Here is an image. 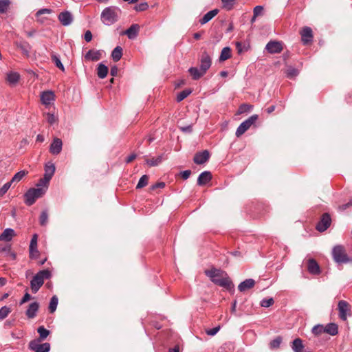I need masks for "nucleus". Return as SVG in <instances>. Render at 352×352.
Masks as SVG:
<instances>
[{
	"instance_id": "14",
	"label": "nucleus",
	"mask_w": 352,
	"mask_h": 352,
	"mask_svg": "<svg viewBox=\"0 0 352 352\" xmlns=\"http://www.w3.org/2000/svg\"><path fill=\"white\" fill-rule=\"evenodd\" d=\"M210 158V153L207 150L202 152L197 153L193 158V161L197 164H203L206 162Z\"/></svg>"
},
{
	"instance_id": "58",
	"label": "nucleus",
	"mask_w": 352,
	"mask_h": 352,
	"mask_svg": "<svg viewBox=\"0 0 352 352\" xmlns=\"http://www.w3.org/2000/svg\"><path fill=\"white\" fill-rule=\"evenodd\" d=\"M180 175L184 179H187L191 175V170H186L182 171L180 173Z\"/></svg>"
},
{
	"instance_id": "35",
	"label": "nucleus",
	"mask_w": 352,
	"mask_h": 352,
	"mask_svg": "<svg viewBox=\"0 0 352 352\" xmlns=\"http://www.w3.org/2000/svg\"><path fill=\"white\" fill-rule=\"evenodd\" d=\"M27 174H28L27 170H21V171L16 173L13 176V177L12 178L10 182L12 183H14V182L17 183V182H20Z\"/></svg>"
},
{
	"instance_id": "9",
	"label": "nucleus",
	"mask_w": 352,
	"mask_h": 352,
	"mask_svg": "<svg viewBox=\"0 0 352 352\" xmlns=\"http://www.w3.org/2000/svg\"><path fill=\"white\" fill-rule=\"evenodd\" d=\"M338 309L339 311V317L343 321L347 320V312L351 311L349 304L344 300H340L338 305Z\"/></svg>"
},
{
	"instance_id": "23",
	"label": "nucleus",
	"mask_w": 352,
	"mask_h": 352,
	"mask_svg": "<svg viewBox=\"0 0 352 352\" xmlns=\"http://www.w3.org/2000/svg\"><path fill=\"white\" fill-rule=\"evenodd\" d=\"M102 53L99 50H89L85 56L87 60L97 61L101 58Z\"/></svg>"
},
{
	"instance_id": "1",
	"label": "nucleus",
	"mask_w": 352,
	"mask_h": 352,
	"mask_svg": "<svg viewBox=\"0 0 352 352\" xmlns=\"http://www.w3.org/2000/svg\"><path fill=\"white\" fill-rule=\"evenodd\" d=\"M205 274L210 278L215 285L230 290L234 287V284L228 274L220 269L212 267L205 271Z\"/></svg>"
},
{
	"instance_id": "12",
	"label": "nucleus",
	"mask_w": 352,
	"mask_h": 352,
	"mask_svg": "<svg viewBox=\"0 0 352 352\" xmlns=\"http://www.w3.org/2000/svg\"><path fill=\"white\" fill-rule=\"evenodd\" d=\"M55 172V166L52 163H48L45 166L44 178L41 179V182L47 184L52 179Z\"/></svg>"
},
{
	"instance_id": "15",
	"label": "nucleus",
	"mask_w": 352,
	"mask_h": 352,
	"mask_svg": "<svg viewBox=\"0 0 352 352\" xmlns=\"http://www.w3.org/2000/svg\"><path fill=\"white\" fill-rule=\"evenodd\" d=\"M58 19L64 26L69 25L74 20L72 14L69 11L60 12L58 16Z\"/></svg>"
},
{
	"instance_id": "30",
	"label": "nucleus",
	"mask_w": 352,
	"mask_h": 352,
	"mask_svg": "<svg viewBox=\"0 0 352 352\" xmlns=\"http://www.w3.org/2000/svg\"><path fill=\"white\" fill-rule=\"evenodd\" d=\"M109 69L103 63H100L97 68V75L100 78H104L108 74Z\"/></svg>"
},
{
	"instance_id": "33",
	"label": "nucleus",
	"mask_w": 352,
	"mask_h": 352,
	"mask_svg": "<svg viewBox=\"0 0 352 352\" xmlns=\"http://www.w3.org/2000/svg\"><path fill=\"white\" fill-rule=\"evenodd\" d=\"M285 73L286 74V76L289 78H293L298 75V70L292 66H288Z\"/></svg>"
},
{
	"instance_id": "62",
	"label": "nucleus",
	"mask_w": 352,
	"mask_h": 352,
	"mask_svg": "<svg viewBox=\"0 0 352 352\" xmlns=\"http://www.w3.org/2000/svg\"><path fill=\"white\" fill-rule=\"evenodd\" d=\"M118 67L116 66H113L111 68V75L113 76H115L117 75L118 74Z\"/></svg>"
},
{
	"instance_id": "53",
	"label": "nucleus",
	"mask_w": 352,
	"mask_h": 352,
	"mask_svg": "<svg viewBox=\"0 0 352 352\" xmlns=\"http://www.w3.org/2000/svg\"><path fill=\"white\" fill-rule=\"evenodd\" d=\"M45 116L47 122L50 123V124H53L56 122V118L54 114L47 113H46Z\"/></svg>"
},
{
	"instance_id": "18",
	"label": "nucleus",
	"mask_w": 352,
	"mask_h": 352,
	"mask_svg": "<svg viewBox=\"0 0 352 352\" xmlns=\"http://www.w3.org/2000/svg\"><path fill=\"white\" fill-rule=\"evenodd\" d=\"M55 100V95L52 91H45L42 92L41 95V100L45 105H49Z\"/></svg>"
},
{
	"instance_id": "43",
	"label": "nucleus",
	"mask_w": 352,
	"mask_h": 352,
	"mask_svg": "<svg viewBox=\"0 0 352 352\" xmlns=\"http://www.w3.org/2000/svg\"><path fill=\"white\" fill-rule=\"evenodd\" d=\"M191 89H185L178 94L177 96V101L181 102L184 100L187 96H188L191 94Z\"/></svg>"
},
{
	"instance_id": "46",
	"label": "nucleus",
	"mask_w": 352,
	"mask_h": 352,
	"mask_svg": "<svg viewBox=\"0 0 352 352\" xmlns=\"http://www.w3.org/2000/svg\"><path fill=\"white\" fill-rule=\"evenodd\" d=\"M11 312L10 308L4 306L0 309V319L6 318L8 315Z\"/></svg>"
},
{
	"instance_id": "8",
	"label": "nucleus",
	"mask_w": 352,
	"mask_h": 352,
	"mask_svg": "<svg viewBox=\"0 0 352 352\" xmlns=\"http://www.w3.org/2000/svg\"><path fill=\"white\" fill-rule=\"evenodd\" d=\"M265 49L270 54L280 53L283 50V43L281 41H271L266 45Z\"/></svg>"
},
{
	"instance_id": "41",
	"label": "nucleus",
	"mask_w": 352,
	"mask_h": 352,
	"mask_svg": "<svg viewBox=\"0 0 352 352\" xmlns=\"http://www.w3.org/2000/svg\"><path fill=\"white\" fill-rule=\"evenodd\" d=\"M162 161V157L158 156L156 158H152V159H146V162L148 165L150 166H155L160 164Z\"/></svg>"
},
{
	"instance_id": "11",
	"label": "nucleus",
	"mask_w": 352,
	"mask_h": 352,
	"mask_svg": "<svg viewBox=\"0 0 352 352\" xmlns=\"http://www.w3.org/2000/svg\"><path fill=\"white\" fill-rule=\"evenodd\" d=\"M211 58L209 54L205 51L202 53L200 59V69L206 74L211 66Z\"/></svg>"
},
{
	"instance_id": "45",
	"label": "nucleus",
	"mask_w": 352,
	"mask_h": 352,
	"mask_svg": "<svg viewBox=\"0 0 352 352\" xmlns=\"http://www.w3.org/2000/svg\"><path fill=\"white\" fill-rule=\"evenodd\" d=\"M324 332V327L322 324H318L313 327L312 333L316 336H319Z\"/></svg>"
},
{
	"instance_id": "40",
	"label": "nucleus",
	"mask_w": 352,
	"mask_h": 352,
	"mask_svg": "<svg viewBox=\"0 0 352 352\" xmlns=\"http://www.w3.org/2000/svg\"><path fill=\"white\" fill-rule=\"evenodd\" d=\"M148 182V176L146 175H142L140 177V179L136 186V188L139 189V188H142L147 186Z\"/></svg>"
},
{
	"instance_id": "48",
	"label": "nucleus",
	"mask_w": 352,
	"mask_h": 352,
	"mask_svg": "<svg viewBox=\"0 0 352 352\" xmlns=\"http://www.w3.org/2000/svg\"><path fill=\"white\" fill-rule=\"evenodd\" d=\"M282 342L280 337H277L270 343V346L272 349H278Z\"/></svg>"
},
{
	"instance_id": "56",
	"label": "nucleus",
	"mask_w": 352,
	"mask_h": 352,
	"mask_svg": "<svg viewBox=\"0 0 352 352\" xmlns=\"http://www.w3.org/2000/svg\"><path fill=\"white\" fill-rule=\"evenodd\" d=\"M263 7L261 6H257L254 8V17H257L261 15L263 12Z\"/></svg>"
},
{
	"instance_id": "31",
	"label": "nucleus",
	"mask_w": 352,
	"mask_h": 352,
	"mask_svg": "<svg viewBox=\"0 0 352 352\" xmlns=\"http://www.w3.org/2000/svg\"><path fill=\"white\" fill-rule=\"evenodd\" d=\"M122 56V48L120 46H117L114 50H113L111 53V57L113 60L116 62L120 60Z\"/></svg>"
},
{
	"instance_id": "10",
	"label": "nucleus",
	"mask_w": 352,
	"mask_h": 352,
	"mask_svg": "<svg viewBox=\"0 0 352 352\" xmlns=\"http://www.w3.org/2000/svg\"><path fill=\"white\" fill-rule=\"evenodd\" d=\"M331 223V219L330 215L328 213H324L322 214L320 221L318 223L316 229L319 232H324L330 226Z\"/></svg>"
},
{
	"instance_id": "22",
	"label": "nucleus",
	"mask_w": 352,
	"mask_h": 352,
	"mask_svg": "<svg viewBox=\"0 0 352 352\" xmlns=\"http://www.w3.org/2000/svg\"><path fill=\"white\" fill-rule=\"evenodd\" d=\"M212 179V174L209 171H204L201 173L198 179L197 184L199 186H204L208 183Z\"/></svg>"
},
{
	"instance_id": "54",
	"label": "nucleus",
	"mask_w": 352,
	"mask_h": 352,
	"mask_svg": "<svg viewBox=\"0 0 352 352\" xmlns=\"http://www.w3.org/2000/svg\"><path fill=\"white\" fill-rule=\"evenodd\" d=\"M219 329H220V326H217L214 328L207 329L206 331V332L208 336H213L217 334V333L219 331Z\"/></svg>"
},
{
	"instance_id": "51",
	"label": "nucleus",
	"mask_w": 352,
	"mask_h": 352,
	"mask_svg": "<svg viewBox=\"0 0 352 352\" xmlns=\"http://www.w3.org/2000/svg\"><path fill=\"white\" fill-rule=\"evenodd\" d=\"M236 48L238 54H241L242 52H245L248 50V47L245 44H242L240 42L236 43Z\"/></svg>"
},
{
	"instance_id": "55",
	"label": "nucleus",
	"mask_w": 352,
	"mask_h": 352,
	"mask_svg": "<svg viewBox=\"0 0 352 352\" xmlns=\"http://www.w3.org/2000/svg\"><path fill=\"white\" fill-rule=\"evenodd\" d=\"M148 8V3L144 2V3H140L139 5L136 6L135 8L137 11H144Z\"/></svg>"
},
{
	"instance_id": "50",
	"label": "nucleus",
	"mask_w": 352,
	"mask_h": 352,
	"mask_svg": "<svg viewBox=\"0 0 352 352\" xmlns=\"http://www.w3.org/2000/svg\"><path fill=\"white\" fill-rule=\"evenodd\" d=\"M223 7L228 10H230L233 8L235 0H221Z\"/></svg>"
},
{
	"instance_id": "26",
	"label": "nucleus",
	"mask_w": 352,
	"mask_h": 352,
	"mask_svg": "<svg viewBox=\"0 0 352 352\" xmlns=\"http://www.w3.org/2000/svg\"><path fill=\"white\" fill-rule=\"evenodd\" d=\"M15 45L17 47V48L20 49L22 51L23 54L25 56H29V53L31 50V45L28 42H16Z\"/></svg>"
},
{
	"instance_id": "16",
	"label": "nucleus",
	"mask_w": 352,
	"mask_h": 352,
	"mask_svg": "<svg viewBox=\"0 0 352 352\" xmlns=\"http://www.w3.org/2000/svg\"><path fill=\"white\" fill-rule=\"evenodd\" d=\"M37 239L38 235L34 234L31 239L30 244V257L31 258H36L38 256V251L37 250Z\"/></svg>"
},
{
	"instance_id": "17",
	"label": "nucleus",
	"mask_w": 352,
	"mask_h": 352,
	"mask_svg": "<svg viewBox=\"0 0 352 352\" xmlns=\"http://www.w3.org/2000/svg\"><path fill=\"white\" fill-rule=\"evenodd\" d=\"M63 142L60 138H56L50 147V152L53 155H58L62 151Z\"/></svg>"
},
{
	"instance_id": "61",
	"label": "nucleus",
	"mask_w": 352,
	"mask_h": 352,
	"mask_svg": "<svg viewBox=\"0 0 352 352\" xmlns=\"http://www.w3.org/2000/svg\"><path fill=\"white\" fill-rule=\"evenodd\" d=\"M136 157H137L136 154L132 153L129 156L127 157V158L126 159L125 162L126 163H131V162H132L136 158Z\"/></svg>"
},
{
	"instance_id": "34",
	"label": "nucleus",
	"mask_w": 352,
	"mask_h": 352,
	"mask_svg": "<svg viewBox=\"0 0 352 352\" xmlns=\"http://www.w3.org/2000/svg\"><path fill=\"white\" fill-rule=\"evenodd\" d=\"M231 57V50L228 47L223 48L219 56L220 61H225Z\"/></svg>"
},
{
	"instance_id": "32",
	"label": "nucleus",
	"mask_w": 352,
	"mask_h": 352,
	"mask_svg": "<svg viewBox=\"0 0 352 352\" xmlns=\"http://www.w3.org/2000/svg\"><path fill=\"white\" fill-rule=\"evenodd\" d=\"M52 12V10L51 9H48V8H43V9L38 10L36 12V13L35 14V16L36 17V21L41 23H43L44 19L40 18V16L42 14H51Z\"/></svg>"
},
{
	"instance_id": "27",
	"label": "nucleus",
	"mask_w": 352,
	"mask_h": 352,
	"mask_svg": "<svg viewBox=\"0 0 352 352\" xmlns=\"http://www.w3.org/2000/svg\"><path fill=\"white\" fill-rule=\"evenodd\" d=\"M219 12L217 9H214L212 10L207 12L204 16L199 20L201 24L204 25L208 21H210L212 18H214Z\"/></svg>"
},
{
	"instance_id": "47",
	"label": "nucleus",
	"mask_w": 352,
	"mask_h": 352,
	"mask_svg": "<svg viewBox=\"0 0 352 352\" xmlns=\"http://www.w3.org/2000/svg\"><path fill=\"white\" fill-rule=\"evenodd\" d=\"M7 80L10 83H16L19 80V75L17 73H10L8 75Z\"/></svg>"
},
{
	"instance_id": "63",
	"label": "nucleus",
	"mask_w": 352,
	"mask_h": 352,
	"mask_svg": "<svg viewBox=\"0 0 352 352\" xmlns=\"http://www.w3.org/2000/svg\"><path fill=\"white\" fill-rule=\"evenodd\" d=\"M10 245H6L3 248H1L0 247V252H10Z\"/></svg>"
},
{
	"instance_id": "49",
	"label": "nucleus",
	"mask_w": 352,
	"mask_h": 352,
	"mask_svg": "<svg viewBox=\"0 0 352 352\" xmlns=\"http://www.w3.org/2000/svg\"><path fill=\"white\" fill-rule=\"evenodd\" d=\"M274 302V300L272 298H264L261 302V306L263 307H269L272 306Z\"/></svg>"
},
{
	"instance_id": "3",
	"label": "nucleus",
	"mask_w": 352,
	"mask_h": 352,
	"mask_svg": "<svg viewBox=\"0 0 352 352\" xmlns=\"http://www.w3.org/2000/svg\"><path fill=\"white\" fill-rule=\"evenodd\" d=\"M51 275V272L48 270H43L38 272L30 282L32 292L36 293L43 285L44 280L50 278Z\"/></svg>"
},
{
	"instance_id": "28",
	"label": "nucleus",
	"mask_w": 352,
	"mask_h": 352,
	"mask_svg": "<svg viewBox=\"0 0 352 352\" xmlns=\"http://www.w3.org/2000/svg\"><path fill=\"white\" fill-rule=\"evenodd\" d=\"M324 333L331 336H336L338 333V327L336 323H329L324 327Z\"/></svg>"
},
{
	"instance_id": "21",
	"label": "nucleus",
	"mask_w": 352,
	"mask_h": 352,
	"mask_svg": "<svg viewBox=\"0 0 352 352\" xmlns=\"http://www.w3.org/2000/svg\"><path fill=\"white\" fill-rule=\"evenodd\" d=\"M307 270L310 274H318L320 272V266L316 260L310 258L307 261Z\"/></svg>"
},
{
	"instance_id": "52",
	"label": "nucleus",
	"mask_w": 352,
	"mask_h": 352,
	"mask_svg": "<svg viewBox=\"0 0 352 352\" xmlns=\"http://www.w3.org/2000/svg\"><path fill=\"white\" fill-rule=\"evenodd\" d=\"M12 184L11 182H7L0 188V197H3L6 193Z\"/></svg>"
},
{
	"instance_id": "7",
	"label": "nucleus",
	"mask_w": 352,
	"mask_h": 352,
	"mask_svg": "<svg viewBox=\"0 0 352 352\" xmlns=\"http://www.w3.org/2000/svg\"><path fill=\"white\" fill-rule=\"evenodd\" d=\"M40 340H34L29 343V349L34 352H48L50 349V344L47 342L40 344Z\"/></svg>"
},
{
	"instance_id": "24",
	"label": "nucleus",
	"mask_w": 352,
	"mask_h": 352,
	"mask_svg": "<svg viewBox=\"0 0 352 352\" xmlns=\"http://www.w3.org/2000/svg\"><path fill=\"white\" fill-rule=\"evenodd\" d=\"M255 285V280L252 278L246 279L244 281L241 282L239 286L238 289L241 292H244L247 289H250L252 288Z\"/></svg>"
},
{
	"instance_id": "59",
	"label": "nucleus",
	"mask_w": 352,
	"mask_h": 352,
	"mask_svg": "<svg viewBox=\"0 0 352 352\" xmlns=\"http://www.w3.org/2000/svg\"><path fill=\"white\" fill-rule=\"evenodd\" d=\"M31 299V296L28 294V293H26L23 298L21 299V302H20V305H23V303L28 302V300H30Z\"/></svg>"
},
{
	"instance_id": "42",
	"label": "nucleus",
	"mask_w": 352,
	"mask_h": 352,
	"mask_svg": "<svg viewBox=\"0 0 352 352\" xmlns=\"http://www.w3.org/2000/svg\"><path fill=\"white\" fill-rule=\"evenodd\" d=\"M48 222V214L47 210L42 211L40 217H39V223L42 226H45L47 225Z\"/></svg>"
},
{
	"instance_id": "20",
	"label": "nucleus",
	"mask_w": 352,
	"mask_h": 352,
	"mask_svg": "<svg viewBox=\"0 0 352 352\" xmlns=\"http://www.w3.org/2000/svg\"><path fill=\"white\" fill-rule=\"evenodd\" d=\"M16 236L15 231L12 228H6L1 234H0V241H10L14 236Z\"/></svg>"
},
{
	"instance_id": "29",
	"label": "nucleus",
	"mask_w": 352,
	"mask_h": 352,
	"mask_svg": "<svg viewBox=\"0 0 352 352\" xmlns=\"http://www.w3.org/2000/svg\"><path fill=\"white\" fill-rule=\"evenodd\" d=\"M188 72L193 80H198L205 74L201 69L199 70L197 67H190L188 69Z\"/></svg>"
},
{
	"instance_id": "37",
	"label": "nucleus",
	"mask_w": 352,
	"mask_h": 352,
	"mask_svg": "<svg viewBox=\"0 0 352 352\" xmlns=\"http://www.w3.org/2000/svg\"><path fill=\"white\" fill-rule=\"evenodd\" d=\"M58 299L56 296H54L51 300L49 305V311L50 313H54L57 307Z\"/></svg>"
},
{
	"instance_id": "4",
	"label": "nucleus",
	"mask_w": 352,
	"mask_h": 352,
	"mask_svg": "<svg viewBox=\"0 0 352 352\" xmlns=\"http://www.w3.org/2000/svg\"><path fill=\"white\" fill-rule=\"evenodd\" d=\"M46 190L43 188H30L25 194V203L28 206H32L35 203L36 200L41 197Z\"/></svg>"
},
{
	"instance_id": "60",
	"label": "nucleus",
	"mask_w": 352,
	"mask_h": 352,
	"mask_svg": "<svg viewBox=\"0 0 352 352\" xmlns=\"http://www.w3.org/2000/svg\"><path fill=\"white\" fill-rule=\"evenodd\" d=\"M84 38H85V40L87 42L91 41V39H92V34H91V32L89 30L86 31V32L85 34V37Z\"/></svg>"
},
{
	"instance_id": "44",
	"label": "nucleus",
	"mask_w": 352,
	"mask_h": 352,
	"mask_svg": "<svg viewBox=\"0 0 352 352\" xmlns=\"http://www.w3.org/2000/svg\"><path fill=\"white\" fill-rule=\"evenodd\" d=\"M10 6L9 0H0V13H5Z\"/></svg>"
},
{
	"instance_id": "2",
	"label": "nucleus",
	"mask_w": 352,
	"mask_h": 352,
	"mask_svg": "<svg viewBox=\"0 0 352 352\" xmlns=\"http://www.w3.org/2000/svg\"><path fill=\"white\" fill-rule=\"evenodd\" d=\"M120 14L121 10L119 8L107 7L101 13V21L107 25L113 24L118 21Z\"/></svg>"
},
{
	"instance_id": "36",
	"label": "nucleus",
	"mask_w": 352,
	"mask_h": 352,
	"mask_svg": "<svg viewBox=\"0 0 352 352\" xmlns=\"http://www.w3.org/2000/svg\"><path fill=\"white\" fill-rule=\"evenodd\" d=\"M37 331L39 333L40 340H45L50 334V331L44 328L43 326L39 327L37 329Z\"/></svg>"
},
{
	"instance_id": "5",
	"label": "nucleus",
	"mask_w": 352,
	"mask_h": 352,
	"mask_svg": "<svg viewBox=\"0 0 352 352\" xmlns=\"http://www.w3.org/2000/svg\"><path fill=\"white\" fill-rule=\"evenodd\" d=\"M258 115L254 114L250 116L248 119L245 120L244 122H243L239 126L236 131V136L238 138L241 136L251 127V126H252L256 122V121L258 120Z\"/></svg>"
},
{
	"instance_id": "57",
	"label": "nucleus",
	"mask_w": 352,
	"mask_h": 352,
	"mask_svg": "<svg viewBox=\"0 0 352 352\" xmlns=\"http://www.w3.org/2000/svg\"><path fill=\"white\" fill-rule=\"evenodd\" d=\"M164 186H165V183L164 182H157L155 184L151 186L150 187V190H155L157 188H164Z\"/></svg>"
},
{
	"instance_id": "64",
	"label": "nucleus",
	"mask_w": 352,
	"mask_h": 352,
	"mask_svg": "<svg viewBox=\"0 0 352 352\" xmlns=\"http://www.w3.org/2000/svg\"><path fill=\"white\" fill-rule=\"evenodd\" d=\"M179 345H176L175 346L174 348L173 349H169L168 351V352H179Z\"/></svg>"
},
{
	"instance_id": "39",
	"label": "nucleus",
	"mask_w": 352,
	"mask_h": 352,
	"mask_svg": "<svg viewBox=\"0 0 352 352\" xmlns=\"http://www.w3.org/2000/svg\"><path fill=\"white\" fill-rule=\"evenodd\" d=\"M252 108H253V106L251 104H246V103L242 104L240 105V107L238 109L237 114L240 115V114H242L245 112H249L252 109Z\"/></svg>"
},
{
	"instance_id": "6",
	"label": "nucleus",
	"mask_w": 352,
	"mask_h": 352,
	"mask_svg": "<svg viewBox=\"0 0 352 352\" xmlns=\"http://www.w3.org/2000/svg\"><path fill=\"white\" fill-rule=\"evenodd\" d=\"M332 254L336 263H347L349 261L346 250L342 245L335 246L333 249Z\"/></svg>"
},
{
	"instance_id": "38",
	"label": "nucleus",
	"mask_w": 352,
	"mask_h": 352,
	"mask_svg": "<svg viewBox=\"0 0 352 352\" xmlns=\"http://www.w3.org/2000/svg\"><path fill=\"white\" fill-rule=\"evenodd\" d=\"M51 58L52 62L56 65V66L62 71L65 70V67L62 64L60 58L54 53L51 54Z\"/></svg>"
},
{
	"instance_id": "19",
	"label": "nucleus",
	"mask_w": 352,
	"mask_h": 352,
	"mask_svg": "<svg viewBox=\"0 0 352 352\" xmlns=\"http://www.w3.org/2000/svg\"><path fill=\"white\" fill-rule=\"evenodd\" d=\"M140 26L138 24H133L128 28L126 30L123 32V34H125L128 36L129 39L135 38L139 32Z\"/></svg>"
},
{
	"instance_id": "13",
	"label": "nucleus",
	"mask_w": 352,
	"mask_h": 352,
	"mask_svg": "<svg viewBox=\"0 0 352 352\" xmlns=\"http://www.w3.org/2000/svg\"><path fill=\"white\" fill-rule=\"evenodd\" d=\"M301 35L302 42L304 45H307L312 41L313 32L309 27H305L300 32Z\"/></svg>"
},
{
	"instance_id": "25",
	"label": "nucleus",
	"mask_w": 352,
	"mask_h": 352,
	"mask_svg": "<svg viewBox=\"0 0 352 352\" xmlns=\"http://www.w3.org/2000/svg\"><path fill=\"white\" fill-rule=\"evenodd\" d=\"M39 308V304L37 302H32L26 311V316L28 318H34Z\"/></svg>"
}]
</instances>
